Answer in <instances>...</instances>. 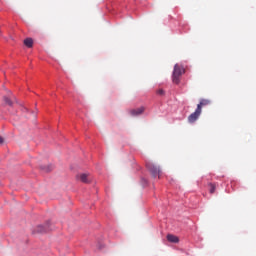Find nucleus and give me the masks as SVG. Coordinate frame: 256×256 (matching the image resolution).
<instances>
[{
	"mask_svg": "<svg viewBox=\"0 0 256 256\" xmlns=\"http://www.w3.org/2000/svg\"><path fill=\"white\" fill-rule=\"evenodd\" d=\"M167 241H169V243H179V237H177L173 234H168Z\"/></svg>",
	"mask_w": 256,
	"mask_h": 256,
	"instance_id": "6e6552de",
	"label": "nucleus"
},
{
	"mask_svg": "<svg viewBox=\"0 0 256 256\" xmlns=\"http://www.w3.org/2000/svg\"><path fill=\"white\" fill-rule=\"evenodd\" d=\"M44 171H46V173H49V171H52V169H53V166H44L43 168H42Z\"/></svg>",
	"mask_w": 256,
	"mask_h": 256,
	"instance_id": "f8f14e48",
	"label": "nucleus"
},
{
	"mask_svg": "<svg viewBox=\"0 0 256 256\" xmlns=\"http://www.w3.org/2000/svg\"><path fill=\"white\" fill-rule=\"evenodd\" d=\"M77 181L81 183H91V175L87 173H81L76 176Z\"/></svg>",
	"mask_w": 256,
	"mask_h": 256,
	"instance_id": "7ed1b4c3",
	"label": "nucleus"
},
{
	"mask_svg": "<svg viewBox=\"0 0 256 256\" xmlns=\"http://www.w3.org/2000/svg\"><path fill=\"white\" fill-rule=\"evenodd\" d=\"M4 141L3 137L0 136V145H3Z\"/></svg>",
	"mask_w": 256,
	"mask_h": 256,
	"instance_id": "ddd939ff",
	"label": "nucleus"
},
{
	"mask_svg": "<svg viewBox=\"0 0 256 256\" xmlns=\"http://www.w3.org/2000/svg\"><path fill=\"white\" fill-rule=\"evenodd\" d=\"M157 94H158V95H161V89H158V90H157Z\"/></svg>",
	"mask_w": 256,
	"mask_h": 256,
	"instance_id": "4468645a",
	"label": "nucleus"
},
{
	"mask_svg": "<svg viewBox=\"0 0 256 256\" xmlns=\"http://www.w3.org/2000/svg\"><path fill=\"white\" fill-rule=\"evenodd\" d=\"M183 74H185V68L180 64H175L172 74V81L175 85H179V83H181V75Z\"/></svg>",
	"mask_w": 256,
	"mask_h": 256,
	"instance_id": "f257e3e1",
	"label": "nucleus"
},
{
	"mask_svg": "<svg viewBox=\"0 0 256 256\" xmlns=\"http://www.w3.org/2000/svg\"><path fill=\"white\" fill-rule=\"evenodd\" d=\"M4 103L9 105V107H13V101L9 99V97H4Z\"/></svg>",
	"mask_w": 256,
	"mask_h": 256,
	"instance_id": "9b49d317",
	"label": "nucleus"
},
{
	"mask_svg": "<svg viewBox=\"0 0 256 256\" xmlns=\"http://www.w3.org/2000/svg\"><path fill=\"white\" fill-rule=\"evenodd\" d=\"M209 105H211V100H209V99H201L200 103L197 105V109H200V112H201L203 107H207Z\"/></svg>",
	"mask_w": 256,
	"mask_h": 256,
	"instance_id": "39448f33",
	"label": "nucleus"
},
{
	"mask_svg": "<svg viewBox=\"0 0 256 256\" xmlns=\"http://www.w3.org/2000/svg\"><path fill=\"white\" fill-rule=\"evenodd\" d=\"M146 167L154 179H161V168L153 162H148Z\"/></svg>",
	"mask_w": 256,
	"mask_h": 256,
	"instance_id": "f03ea898",
	"label": "nucleus"
},
{
	"mask_svg": "<svg viewBox=\"0 0 256 256\" xmlns=\"http://www.w3.org/2000/svg\"><path fill=\"white\" fill-rule=\"evenodd\" d=\"M208 187H209V193L213 195V193H215V190L217 189V186L214 183H209Z\"/></svg>",
	"mask_w": 256,
	"mask_h": 256,
	"instance_id": "9d476101",
	"label": "nucleus"
},
{
	"mask_svg": "<svg viewBox=\"0 0 256 256\" xmlns=\"http://www.w3.org/2000/svg\"><path fill=\"white\" fill-rule=\"evenodd\" d=\"M46 231H49V228L39 225L34 229V233H46Z\"/></svg>",
	"mask_w": 256,
	"mask_h": 256,
	"instance_id": "0eeeda50",
	"label": "nucleus"
},
{
	"mask_svg": "<svg viewBox=\"0 0 256 256\" xmlns=\"http://www.w3.org/2000/svg\"><path fill=\"white\" fill-rule=\"evenodd\" d=\"M143 111H145V108L143 107L133 109V110H130V115H132V117H137V115H141Z\"/></svg>",
	"mask_w": 256,
	"mask_h": 256,
	"instance_id": "423d86ee",
	"label": "nucleus"
},
{
	"mask_svg": "<svg viewBox=\"0 0 256 256\" xmlns=\"http://www.w3.org/2000/svg\"><path fill=\"white\" fill-rule=\"evenodd\" d=\"M24 45L26 47H28L29 49H31V47H33V39L32 38H26L24 40Z\"/></svg>",
	"mask_w": 256,
	"mask_h": 256,
	"instance_id": "1a4fd4ad",
	"label": "nucleus"
},
{
	"mask_svg": "<svg viewBox=\"0 0 256 256\" xmlns=\"http://www.w3.org/2000/svg\"><path fill=\"white\" fill-rule=\"evenodd\" d=\"M201 116L200 108H196L195 112L188 116V123H195Z\"/></svg>",
	"mask_w": 256,
	"mask_h": 256,
	"instance_id": "20e7f679",
	"label": "nucleus"
}]
</instances>
